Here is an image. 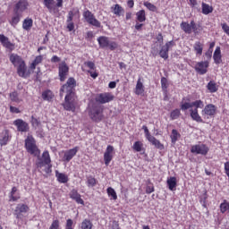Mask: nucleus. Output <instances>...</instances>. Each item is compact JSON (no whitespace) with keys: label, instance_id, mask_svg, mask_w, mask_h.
I'll use <instances>...</instances> for the list:
<instances>
[{"label":"nucleus","instance_id":"obj_1","mask_svg":"<svg viewBox=\"0 0 229 229\" xmlns=\"http://www.w3.org/2000/svg\"><path fill=\"white\" fill-rule=\"evenodd\" d=\"M74 87H76V80H74V78H69L67 82L63 85L60 89V96H63L62 92H66L64 107V110H68V112H74L76 110V95L74 94Z\"/></svg>","mask_w":229,"mask_h":229},{"label":"nucleus","instance_id":"obj_2","mask_svg":"<svg viewBox=\"0 0 229 229\" xmlns=\"http://www.w3.org/2000/svg\"><path fill=\"white\" fill-rule=\"evenodd\" d=\"M174 46V41H168L165 44V46L161 47V49L158 50V44H155L152 47L151 55L153 56H157V55H159L161 58H164V60H167L169 58V49Z\"/></svg>","mask_w":229,"mask_h":229},{"label":"nucleus","instance_id":"obj_3","mask_svg":"<svg viewBox=\"0 0 229 229\" xmlns=\"http://www.w3.org/2000/svg\"><path fill=\"white\" fill-rule=\"evenodd\" d=\"M89 115L91 121L100 123V121H103V106L99 104H93L89 106Z\"/></svg>","mask_w":229,"mask_h":229},{"label":"nucleus","instance_id":"obj_4","mask_svg":"<svg viewBox=\"0 0 229 229\" xmlns=\"http://www.w3.org/2000/svg\"><path fill=\"white\" fill-rule=\"evenodd\" d=\"M98 42L102 49H106V47H108L111 51L117 49V43L110 41L108 37L101 36L98 38Z\"/></svg>","mask_w":229,"mask_h":229},{"label":"nucleus","instance_id":"obj_5","mask_svg":"<svg viewBox=\"0 0 229 229\" xmlns=\"http://www.w3.org/2000/svg\"><path fill=\"white\" fill-rule=\"evenodd\" d=\"M25 147L30 155H34L35 157H37V155H40V151L38 150V148H37V144L35 143V139H33V137L29 136L25 140Z\"/></svg>","mask_w":229,"mask_h":229},{"label":"nucleus","instance_id":"obj_6","mask_svg":"<svg viewBox=\"0 0 229 229\" xmlns=\"http://www.w3.org/2000/svg\"><path fill=\"white\" fill-rule=\"evenodd\" d=\"M56 2L55 5V0H44L43 3L50 13H56V6L57 8H62L64 6V0H56Z\"/></svg>","mask_w":229,"mask_h":229},{"label":"nucleus","instance_id":"obj_7","mask_svg":"<svg viewBox=\"0 0 229 229\" xmlns=\"http://www.w3.org/2000/svg\"><path fill=\"white\" fill-rule=\"evenodd\" d=\"M83 15L89 24H91V26H95V28H101V22H99V21L96 19V17L90 11L84 12Z\"/></svg>","mask_w":229,"mask_h":229},{"label":"nucleus","instance_id":"obj_8","mask_svg":"<svg viewBox=\"0 0 229 229\" xmlns=\"http://www.w3.org/2000/svg\"><path fill=\"white\" fill-rule=\"evenodd\" d=\"M181 29L184 31V33L191 35V33H192V30L196 31V30H198V27L196 26V22H194V21H191V24L182 21L181 23Z\"/></svg>","mask_w":229,"mask_h":229},{"label":"nucleus","instance_id":"obj_9","mask_svg":"<svg viewBox=\"0 0 229 229\" xmlns=\"http://www.w3.org/2000/svg\"><path fill=\"white\" fill-rule=\"evenodd\" d=\"M69 74V66L65 62H63L59 64V77L60 81H65L67 75Z\"/></svg>","mask_w":229,"mask_h":229},{"label":"nucleus","instance_id":"obj_10","mask_svg":"<svg viewBox=\"0 0 229 229\" xmlns=\"http://www.w3.org/2000/svg\"><path fill=\"white\" fill-rule=\"evenodd\" d=\"M217 109L216 108V106L213 104L207 105L204 109L202 110V115L204 117H214L216 115V111Z\"/></svg>","mask_w":229,"mask_h":229},{"label":"nucleus","instance_id":"obj_11","mask_svg":"<svg viewBox=\"0 0 229 229\" xmlns=\"http://www.w3.org/2000/svg\"><path fill=\"white\" fill-rule=\"evenodd\" d=\"M191 151V153H196V155H207L208 153V148L204 144L193 145Z\"/></svg>","mask_w":229,"mask_h":229},{"label":"nucleus","instance_id":"obj_12","mask_svg":"<svg viewBox=\"0 0 229 229\" xmlns=\"http://www.w3.org/2000/svg\"><path fill=\"white\" fill-rule=\"evenodd\" d=\"M113 158H114V147L111 145H108L104 154V162L106 165H108L110 162H112Z\"/></svg>","mask_w":229,"mask_h":229},{"label":"nucleus","instance_id":"obj_13","mask_svg":"<svg viewBox=\"0 0 229 229\" xmlns=\"http://www.w3.org/2000/svg\"><path fill=\"white\" fill-rule=\"evenodd\" d=\"M0 42L4 47L9 49L10 51H13L15 49V45L11 43L8 37L4 36V34H0Z\"/></svg>","mask_w":229,"mask_h":229},{"label":"nucleus","instance_id":"obj_14","mask_svg":"<svg viewBox=\"0 0 229 229\" xmlns=\"http://www.w3.org/2000/svg\"><path fill=\"white\" fill-rule=\"evenodd\" d=\"M114 96L112 93H101L98 96L97 101L101 103V105H105V103H110V101H114Z\"/></svg>","mask_w":229,"mask_h":229},{"label":"nucleus","instance_id":"obj_15","mask_svg":"<svg viewBox=\"0 0 229 229\" xmlns=\"http://www.w3.org/2000/svg\"><path fill=\"white\" fill-rule=\"evenodd\" d=\"M10 139H12V135H10V131L4 129L0 134V146H6V144L10 142Z\"/></svg>","mask_w":229,"mask_h":229},{"label":"nucleus","instance_id":"obj_16","mask_svg":"<svg viewBox=\"0 0 229 229\" xmlns=\"http://www.w3.org/2000/svg\"><path fill=\"white\" fill-rule=\"evenodd\" d=\"M14 126H17L18 131H28L30 130V126L28 123L24 122L22 119H17L13 122Z\"/></svg>","mask_w":229,"mask_h":229},{"label":"nucleus","instance_id":"obj_17","mask_svg":"<svg viewBox=\"0 0 229 229\" xmlns=\"http://www.w3.org/2000/svg\"><path fill=\"white\" fill-rule=\"evenodd\" d=\"M76 153H78V147L65 151L63 157L64 162H71L76 157Z\"/></svg>","mask_w":229,"mask_h":229},{"label":"nucleus","instance_id":"obj_18","mask_svg":"<svg viewBox=\"0 0 229 229\" xmlns=\"http://www.w3.org/2000/svg\"><path fill=\"white\" fill-rule=\"evenodd\" d=\"M208 68V62H199L195 65V70L199 74H207V69Z\"/></svg>","mask_w":229,"mask_h":229},{"label":"nucleus","instance_id":"obj_19","mask_svg":"<svg viewBox=\"0 0 229 229\" xmlns=\"http://www.w3.org/2000/svg\"><path fill=\"white\" fill-rule=\"evenodd\" d=\"M26 8H28V2L26 0H20L14 7V13L22 14Z\"/></svg>","mask_w":229,"mask_h":229},{"label":"nucleus","instance_id":"obj_20","mask_svg":"<svg viewBox=\"0 0 229 229\" xmlns=\"http://www.w3.org/2000/svg\"><path fill=\"white\" fill-rule=\"evenodd\" d=\"M10 62H12L15 67H17V65L19 66L24 64V60H22V57H21L17 54H12L10 55Z\"/></svg>","mask_w":229,"mask_h":229},{"label":"nucleus","instance_id":"obj_21","mask_svg":"<svg viewBox=\"0 0 229 229\" xmlns=\"http://www.w3.org/2000/svg\"><path fill=\"white\" fill-rule=\"evenodd\" d=\"M70 198L72 199H74V201H76V203H79V205L84 204V201L81 199V195H80V193H78V191L76 190H72L70 191Z\"/></svg>","mask_w":229,"mask_h":229},{"label":"nucleus","instance_id":"obj_22","mask_svg":"<svg viewBox=\"0 0 229 229\" xmlns=\"http://www.w3.org/2000/svg\"><path fill=\"white\" fill-rule=\"evenodd\" d=\"M30 210V208L26 204H18L15 209L16 217L19 218L21 214H26Z\"/></svg>","mask_w":229,"mask_h":229},{"label":"nucleus","instance_id":"obj_23","mask_svg":"<svg viewBox=\"0 0 229 229\" xmlns=\"http://www.w3.org/2000/svg\"><path fill=\"white\" fill-rule=\"evenodd\" d=\"M42 160H43V162L38 163L39 167H42V165H44V164L46 165H48V167H51V165H49V164H51V157H49L48 151L43 152Z\"/></svg>","mask_w":229,"mask_h":229},{"label":"nucleus","instance_id":"obj_24","mask_svg":"<svg viewBox=\"0 0 229 229\" xmlns=\"http://www.w3.org/2000/svg\"><path fill=\"white\" fill-rule=\"evenodd\" d=\"M213 58L215 60V64H221V62H223V60L221 59V47H216L213 55Z\"/></svg>","mask_w":229,"mask_h":229},{"label":"nucleus","instance_id":"obj_25","mask_svg":"<svg viewBox=\"0 0 229 229\" xmlns=\"http://www.w3.org/2000/svg\"><path fill=\"white\" fill-rule=\"evenodd\" d=\"M147 139L151 144H153V146L157 148V149H164V145L160 143V140H157L155 137L150 136Z\"/></svg>","mask_w":229,"mask_h":229},{"label":"nucleus","instance_id":"obj_26","mask_svg":"<svg viewBox=\"0 0 229 229\" xmlns=\"http://www.w3.org/2000/svg\"><path fill=\"white\" fill-rule=\"evenodd\" d=\"M22 28L26 31H30V30H31V28H33V20L31 18H26L23 21Z\"/></svg>","mask_w":229,"mask_h":229},{"label":"nucleus","instance_id":"obj_27","mask_svg":"<svg viewBox=\"0 0 229 229\" xmlns=\"http://www.w3.org/2000/svg\"><path fill=\"white\" fill-rule=\"evenodd\" d=\"M55 176L60 183H67L69 182V177L65 174L59 173L57 170L55 171Z\"/></svg>","mask_w":229,"mask_h":229},{"label":"nucleus","instance_id":"obj_28","mask_svg":"<svg viewBox=\"0 0 229 229\" xmlns=\"http://www.w3.org/2000/svg\"><path fill=\"white\" fill-rule=\"evenodd\" d=\"M190 112L191 117L193 121H196L197 123H203V119H201V116L198 114V109H191Z\"/></svg>","mask_w":229,"mask_h":229},{"label":"nucleus","instance_id":"obj_29","mask_svg":"<svg viewBox=\"0 0 229 229\" xmlns=\"http://www.w3.org/2000/svg\"><path fill=\"white\" fill-rule=\"evenodd\" d=\"M21 17H22V14L19 13H14V15L13 16L12 20L10 21V24L15 28L19 22H21Z\"/></svg>","mask_w":229,"mask_h":229},{"label":"nucleus","instance_id":"obj_30","mask_svg":"<svg viewBox=\"0 0 229 229\" xmlns=\"http://www.w3.org/2000/svg\"><path fill=\"white\" fill-rule=\"evenodd\" d=\"M17 72L21 78H26V63L18 65Z\"/></svg>","mask_w":229,"mask_h":229},{"label":"nucleus","instance_id":"obj_31","mask_svg":"<svg viewBox=\"0 0 229 229\" xmlns=\"http://www.w3.org/2000/svg\"><path fill=\"white\" fill-rule=\"evenodd\" d=\"M166 183L170 191H174L176 189V177H170L167 179Z\"/></svg>","mask_w":229,"mask_h":229},{"label":"nucleus","instance_id":"obj_32","mask_svg":"<svg viewBox=\"0 0 229 229\" xmlns=\"http://www.w3.org/2000/svg\"><path fill=\"white\" fill-rule=\"evenodd\" d=\"M214 12V8L210 6L208 4L202 3V13L204 15H208V13H212Z\"/></svg>","mask_w":229,"mask_h":229},{"label":"nucleus","instance_id":"obj_33","mask_svg":"<svg viewBox=\"0 0 229 229\" xmlns=\"http://www.w3.org/2000/svg\"><path fill=\"white\" fill-rule=\"evenodd\" d=\"M143 93H144V85L142 84V81H140V79H139L136 84L135 94H137V96H140V94H143Z\"/></svg>","mask_w":229,"mask_h":229},{"label":"nucleus","instance_id":"obj_34","mask_svg":"<svg viewBox=\"0 0 229 229\" xmlns=\"http://www.w3.org/2000/svg\"><path fill=\"white\" fill-rule=\"evenodd\" d=\"M132 149L138 153H140V151H144V144H142L140 141H136L132 146Z\"/></svg>","mask_w":229,"mask_h":229},{"label":"nucleus","instance_id":"obj_35","mask_svg":"<svg viewBox=\"0 0 229 229\" xmlns=\"http://www.w3.org/2000/svg\"><path fill=\"white\" fill-rule=\"evenodd\" d=\"M136 17L139 22H144V21H146V11L140 10L136 13Z\"/></svg>","mask_w":229,"mask_h":229},{"label":"nucleus","instance_id":"obj_36","mask_svg":"<svg viewBox=\"0 0 229 229\" xmlns=\"http://www.w3.org/2000/svg\"><path fill=\"white\" fill-rule=\"evenodd\" d=\"M10 99L13 103H21L22 100L19 98V93L16 91L10 93Z\"/></svg>","mask_w":229,"mask_h":229},{"label":"nucleus","instance_id":"obj_37","mask_svg":"<svg viewBox=\"0 0 229 229\" xmlns=\"http://www.w3.org/2000/svg\"><path fill=\"white\" fill-rule=\"evenodd\" d=\"M92 222L89 219H84L81 223V229H92Z\"/></svg>","mask_w":229,"mask_h":229},{"label":"nucleus","instance_id":"obj_38","mask_svg":"<svg viewBox=\"0 0 229 229\" xmlns=\"http://www.w3.org/2000/svg\"><path fill=\"white\" fill-rule=\"evenodd\" d=\"M42 98L44 101H50L53 99V92L51 90H46L42 93Z\"/></svg>","mask_w":229,"mask_h":229},{"label":"nucleus","instance_id":"obj_39","mask_svg":"<svg viewBox=\"0 0 229 229\" xmlns=\"http://www.w3.org/2000/svg\"><path fill=\"white\" fill-rule=\"evenodd\" d=\"M208 90H209V92L214 93V92H217V87L216 82H214L213 81H210L208 83Z\"/></svg>","mask_w":229,"mask_h":229},{"label":"nucleus","instance_id":"obj_40","mask_svg":"<svg viewBox=\"0 0 229 229\" xmlns=\"http://www.w3.org/2000/svg\"><path fill=\"white\" fill-rule=\"evenodd\" d=\"M114 15L121 16L123 13H124V9H123L121 5L115 4L114 9Z\"/></svg>","mask_w":229,"mask_h":229},{"label":"nucleus","instance_id":"obj_41","mask_svg":"<svg viewBox=\"0 0 229 229\" xmlns=\"http://www.w3.org/2000/svg\"><path fill=\"white\" fill-rule=\"evenodd\" d=\"M42 62V55H38L30 64V69H35Z\"/></svg>","mask_w":229,"mask_h":229},{"label":"nucleus","instance_id":"obj_42","mask_svg":"<svg viewBox=\"0 0 229 229\" xmlns=\"http://www.w3.org/2000/svg\"><path fill=\"white\" fill-rule=\"evenodd\" d=\"M107 194L112 198V199H117V193L115 192V190H114V188H107Z\"/></svg>","mask_w":229,"mask_h":229},{"label":"nucleus","instance_id":"obj_43","mask_svg":"<svg viewBox=\"0 0 229 229\" xmlns=\"http://www.w3.org/2000/svg\"><path fill=\"white\" fill-rule=\"evenodd\" d=\"M194 49H195L197 55H203V47H201L200 42L195 43Z\"/></svg>","mask_w":229,"mask_h":229},{"label":"nucleus","instance_id":"obj_44","mask_svg":"<svg viewBox=\"0 0 229 229\" xmlns=\"http://www.w3.org/2000/svg\"><path fill=\"white\" fill-rule=\"evenodd\" d=\"M178 137H180V133H178V131H176L175 129L172 130V134H171V139H172V142L174 144V142H176V140H178Z\"/></svg>","mask_w":229,"mask_h":229},{"label":"nucleus","instance_id":"obj_45","mask_svg":"<svg viewBox=\"0 0 229 229\" xmlns=\"http://www.w3.org/2000/svg\"><path fill=\"white\" fill-rule=\"evenodd\" d=\"M220 210L222 214H225L227 210H229V203L225 200L222 204H220Z\"/></svg>","mask_w":229,"mask_h":229},{"label":"nucleus","instance_id":"obj_46","mask_svg":"<svg viewBox=\"0 0 229 229\" xmlns=\"http://www.w3.org/2000/svg\"><path fill=\"white\" fill-rule=\"evenodd\" d=\"M144 6L148 8V10H150V12H156L157 11V6L155 4L149 3V2H145Z\"/></svg>","mask_w":229,"mask_h":229},{"label":"nucleus","instance_id":"obj_47","mask_svg":"<svg viewBox=\"0 0 229 229\" xmlns=\"http://www.w3.org/2000/svg\"><path fill=\"white\" fill-rule=\"evenodd\" d=\"M87 183H88V187H95L96 178H94L92 176L88 177Z\"/></svg>","mask_w":229,"mask_h":229},{"label":"nucleus","instance_id":"obj_48","mask_svg":"<svg viewBox=\"0 0 229 229\" xmlns=\"http://www.w3.org/2000/svg\"><path fill=\"white\" fill-rule=\"evenodd\" d=\"M170 117L173 120L178 119V117H180V109H175V110L172 111Z\"/></svg>","mask_w":229,"mask_h":229},{"label":"nucleus","instance_id":"obj_49","mask_svg":"<svg viewBox=\"0 0 229 229\" xmlns=\"http://www.w3.org/2000/svg\"><path fill=\"white\" fill-rule=\"evenodd\" d=\"M191 106H195V109L203 108V101L196 100L195 102H191Z\"/></svg>","mask_w":229,"mask_h":229},{"label":"nucleus","instance_id":"obj_50","mask_svg":"<svg viewBox=\"0 0 229 229\" xmlns=\"http://www.w3.org/2000/svg\"><path fill=\"white\" fill-rule=\"evenodd\" d=\"M15 192H17V188L13 187L12 191H11V199H10L11 201H17V199H19V197H14Z\"/></svg>","mask_w":229,"mask_h":229},{"label":"nucleus","instance_id":"obj_51","mask_svg":"<svg viewBox=\"0 0 229 229\" xmlns=\"http://www.w3.org/2000/svg\"><path fill=\"white\" fill-rule=\"evenodd\" d=\"M161 87L163 90H167V79L165 77L161 78Z\"/></svg>","mask_w":229,"mask_h":229},{"label":"nucleus","instance_id":"obj_52","mask_svg":"<svg viewBox=\"0 0 229 229\" xmlns=\"http://www.w3.org/2000/svg\"><path fill=\"white\" fill-rule=\"evenodd\" d=\"M189 108H192V102H186L181 106V110H189Z\"/></svg>","mask_w":229,"mask_h":229},{"label":"nucleus","instance_id":"obj_53","mask_svg":"<svg viewBox=\"0 0 229 229\" xmlns=\"http://www.w3.org/2000/svg\"><path fill=\"white\" fill-rule=\"evenodd\" d=\"M146 192L147 194H151V192H155V187L153 186L152 183L149 182V184L147 185Z\"/></svg>","mask_w":229,"mask_h":229},{"label":"nucleus","instance_id":"obj_54","mask_svg":"<svg viewBox=\"0 0 229 229\" xmlns=\"http://www.w3.org/2000/svg\"><path fill=\"white\" fill-rule=\"evenodd\" d=\"M58 228H60V221L58 220L53 221L52 225L49 227V229H58Z\"/></svg>","mask_w":229,"mask_h":229},{"label":"nucleus","instance_id":"obj_55","mask_svg":"<svg viewBox=\"0 0 229 229\" xmlns=\"http://www.w3.org/2000/svg\"><path fill=\"white\" fill-rule=\"evenodd\" d=\"M74 17V13L72 11H70L68 13V18H67V22L70 23V22H72V19Z\"/></svg>","mask_w":229,"mask_h":229},{"label":"nucleus","instance_id":"obj_56","mask_svg":"<svg viewBox=\"0 0 229 229\" xmlns=\"http://www.w3.org/2000/svg\"><path fill=\"white\" fill-rule=\"evenodd\" d=\"M222 30L229 36V26L226 23L222 24Z\"/></svg>","mask_w":229,"mask_h":229},{"label":"nucleus","instance_id":"obj_57","mask_svg":"<svg viewBox=\"0 0 229 229\" xmlns=\"http://www.w3.org/2000/svg\"><path fill=\"white\" fill-rule=\"evenodd\" d=\"M142 130H144L146 138L148 139V137H150L151 134H149V130L148 129V126L143 125V126H142Z\"/></svg>","mask_w":229,"mask_h":229},{"label":"nucleus","instance_id":"obj_58","mask_svg":"<svg viewBox=\"0 0 229 229\" xmlns=\"http://www.w3.org/2000/svg\"><path fill=\"white\" fill-rule=\"evenodd\" d=\"M10 112H12L13 114H21V110L13 106H10Z\"/></svg>","mask_w":229,"mask_h":229},{"label":"nucleus","instance_id":"obj_59","mask_svg":"<svg viewBox=\"0 0 229 229\" xmlns=\"http://www.w3.org/2000/svg\"><path fill=\"white\" fill-rule=\"evenodd\" d=\"M62 59H60V57H58L57 55H54L52 58H51V62L52 64H58V62H61Z\"/></svg>","mask_w":229,"mask_h":229},{"label":"nucleus","instance_id":"obj_60","mask_svg":"<svg viewBox=\"0 0 229 229\" xmlns=\"http://www.w3.org/2000/svg\"><path fill=\"white\" fill-rule=\"evenodd\" d=\"M72 219H68L67 221H66V227H65V229H72Z\"/></svg>","mask_w":229,"mask_h":229},{"label":"nucleus","instance_id":"obj_61","mask_svg":"<svg viewBox=\"0 0 229 229\" xmlns=\"http://www.w3.org/2000/svg\"><path fill=\"white\" fill-rule=\"evenodd\" d=\"M85 65H87V67H89V69H95V67H96V64L90 61L86 62Z\"/></svg>","mask_w":229,"mask_h":229},{"label":"nucleus","instance_id":"obj_62","mask_svg":"<svg viewBox=\"0 0 229 229\" xmlns=\"http://www.w3.org/2000/svg\"><path fill=\"white\" fill-rule=\"evenodd\" d=\"M205 56L208 60H210L212 58V50L207 51Z\"/></svg>","mask_w":229,"mask_h":229},{"label":"nucleus","instance_id":"obj_63","mask_svg":"<svg viewBox=\"0 0 229 229\" xmlns=\"http://www.w3.org/2000/svg\"><path fill=\"white\" fill-rule=\"evenodd\" d=\"M225 171L227 176H229V161L225 163Z\"/></svg>","mask_w":229,"mask_h":229},{"label":"nucleus","instance_id":"obj_64","mask_svg":"<svg viewBox=\"0 0 229 229\" xmlns=\"http://www.w3.org/2000/svg\"><path fill=\"white\" fill-rule=\"evenodd\" d=\"M67 30L69 31H72V30H74V23L73 22H70L67 24Z\"/></svg>","mask_w":229,"mask_h":229}]
</instances>
